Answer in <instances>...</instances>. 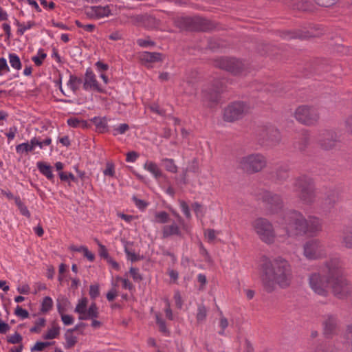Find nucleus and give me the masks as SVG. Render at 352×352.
Listing matches in <instances>:
<instances>
[{
    "label": "nucleus",
    "mask_w": 352,
    "mask_h": 352,
    "mask_svg": "<svg viewBox=\"0 0 352 352\" xmlns=\"http://www.w3.org/2000/svg\"><path fill=\"white\" fill-rule=\"evenodd\" d=\"M156 221L160 223H165L168 221L169 215L166 211H161L155 214Z\"/></svg>",
    "instance_id": "nucleus-51"
},
{
    "label": "nucleus",
    "mask_w": 352,
    "mask_h": 352,
    "mask_svg": "<svg viewBox=\"0 0 352 352\" xmlns=\"http://www.w3.org/2000/svg\"><path fill=\"white\" fill-rule=\"evenodd\" d=\"M83 89L85 90L91 89L96 91L98 93H104V89L100 86L96 80V75L91 67L87 68L86 70L83 82Z\"/></svg>",
    "instance_id": "nucleus-21"
},
{
    "label": "nucleus",
    "mask_w": 352,
    "mask_h": 352,
    "mask_svg": "<svg viewBox=\"0 0 352 352\" xmlns=\"http://www.w3.org/2000/svg\"><path fill=\"white\" fill-rule=\"evenodd\" d=\"M15 204L18 206L21 213L27 217H30V212L28 210L27 207L25 206V204L22 202L19 197H14Z\"/></svg>",
    "instance_id": "nucleus-41"
},
{
    "label": "nucleus",
    "mask_w": 352,
    "mask_h": 352,
    "mask_svg": "<svg viewBox=\"0 0 352 352\" xmlns=\"http://www.w3.org/2000/svg\"><path fill=\"white\" fill-rule=\"evenodd\" d=\"M248 104L241 101L231 102L225 108L223 112V119L225 121L232 122L239 120L248 112Z\"/></svg>",
    "instance_id": "nucleus-12"
},
{
    "label": "nucleus",
    "mask_w": 352,
    "mask_h": 352,
    "mask_svg": "<svg viewBox=\"0 0 352 352\" xmlns=\"http://www.w3.org/2000/svg\"><path fill=\"white\" fill-rule=\"evenodd\" d=\"M129 272L132 276L134 281L140 282L142 280V276L141 274H139L138 268L131 267L130 268Z\"/></svg>",
    "instance_id": "nucleus-59"
},
{
    "label": "nucleus",
    "mask_w": 352,
    "mask_h": 352,
    "mask_svg": "<svg viewBox=\"0 0 352 352\" xmlns=\"http://www.w3.org/2000/svg\"><path fill=\"white\" fill-rule=\"evenodd\" d=\"M133 201H134L135 206L142 210H144L148 205V203L145 201L144 200L140 199L135 196H133L132 198Z\"/></svg>",
    "instance_id": "nucleus-54"
},
{
    "label": "nucleus",
    "mask_w": 352,
    "mask_h": 352,
    "mask_svg": "<svg viewBox=\"0 0 352 352\" xmlns=\"http://www.w3.org/2000/svg\"><path fill=\"white\" fill-rule=\"evenodd\" d=\"M261 281L263 289L272 293L278 285L280 288L288 287L292 282V272L289 262L280 257L267 259L262 265Z\"/></svg>",
    "instance_id": "nucleus-1"
},
{
    "label": "nucleus",
    "mask_w": 352,
    "mask_h": 352,
    "mask_svg": "<svg viewBox=\"0 0 352 352\" xmlns=\"http://www.w3.org/2000/svg\"><path fill=\"white\" fill-rule=\"evenodd\" d=\"M86 14L90 18L100 19L109 16L111 14V11L109 6H91L89 10L86 11Z\"/></svg>",
    "instance_id": "nucleus-24"
},
{
    "label": "nucleus",
    "mask_w": 352,
    "mask_h": 352,
    "mask_svg": "<svg viewBox=\"0 0 352 352\" xmlns=\"http://www.w3.org/2000/svg\"><path fill=\"white\" fill-rule=\"evenodd\" d=\"M313 352H337V349L333 344L322 342L317 345Z\"/></svg>",
    "instance_id": "nucleus-34"
},
{
    "label": "nucleus",
    "mask_w": 352,
    "mask_h": 352,
    "mask_svg": "<svg viewBox=\"0 0 352 352\" xmlns=\"http://www.w3.org/2000/svg\"><path fill=\"white\" fill-rule=\"evenodd\" d=\"M325 32L324 28L320 25H311L309 30H298L294 32H287L285 33V38L289 39H307L314 37H319Z\"/></svg>",
    "instance_id": "nucleus-15"
},
{
    "label": "nucleus",
    "mask_w": 352,
    "mask_h": 352,
    "mask_svg": "<svg viewBox=\"0 0 352 352\" xmlns=\"http://www.w3.org/2000/svg\"><path fill=\"white\" fill-rule=\"evenodd\" d=\"M258 140L262 144H276L281 139L280 131L274 126H262L257 132Z\"/></svg>",
    "instance_id": "nucleus-16"
},
{
    "label": "nucleus",
    "mask_w": 352,
    "mask_h": 352,
    "mask_svg": "<svg viewBox=\"0 0 352 352\" xmlns=\"http://www.w3.org/2000/svg\"><path fill=\"white\" fill-rule=\"evenodd\" d=\"M346 131L352 134V115L349 116L345 120Z\"/></svg>",
    "instance_id": "nucleus-64"
},
{
    "label": "nucleus",
    "mask_w": 352,
    "mask_h": 352,
    "mask_svg": "<svg viewBox=\"0 0 352 352\" xmlns=\"http://www.w3.org/2000/svg\"><path fill=\"white\" fill-rule=\"evenodd\" d=\"M322 272L323 275L318 272L311 274L309 277V283L315 293L322 296H327L330 280H329V269L326 267L325 262L322 268Z\"/></svg>",
    "instance_id": "nucleus-8"
},
{
    "label": "nucleus",
    "mask_w": 352,
    "mask_h": 352,
    "mask_svg": "<svg viewBox=\"0 0 352 352\" xmlns=\"http://www.w3.org/2000/svg\"><path fill=\"white\" fill-rule=\"evenodd\" d=\"M54 342H40L38 341L35 343V344L32 347L31 351H43L47 346L54 344Z\"/></svg>",
    "instance_id": "nucleus-47"
},
{
    "label": "nucleus",
    "mask_w": 352,
    "mask_h": 352,
    "mask_svg": "<svg viewBox=\"0 0 352 352\" xmlns=\"http://www.w3.org/2000/svg\"><path fill=\"white\" fill-rule=\"evenodd\" d=\"M266 165V157L258 153L242 157L239 161V168L249 175L261 171Z\"/></svg>",
    "instance_id": "nucleus-7"
},
{
    "label": "nucleus",
    "mask_w": 352,
    "mask_h": 352,
    "mask_svg": "<svg viewBox=\"0 0 352 352\" xmlns=\"http://www.w3.org/2000/svg\"><path fill=\"white\" fill-rule=\"evenodd\" d=\"M325 265L329 269V287L333 294L339 299H344L351 295L352 287L344 276V268L340 258H331L325 261Z\"/></svg>",
    "instance_id": "nucleus-2"
},
{
    "label": "nucleus",
    "mask_w": 352,
    "mask_h": 352,
    "mask_svg": "<svg viewBox=\"0 0 352 352\" xmlns=\"http://www.w3.org/2000/svg\"><path fill=\"white\" fill-rule=\"evenodd\" d=\"M129 129V126L127 124H126V123L121 124H120V126L118 128H116L113 130L114 131L113 135H117L118 133L123 134Z\"/></svg>",
    "instance_id": "nucleus-62"
},
{
    "label": "nucleus",
    "mask_w": 352,
    "mask_h": 352,
    "mask_svg": "<svg viewBox=\"0 0 352 352\" xmlns=\"http://www.w3.org/2000/svg\"><path fill=\"white\" fill-rule=\"evenodd\" d=\"M141 25L147 28H153L159 25V21L150 14H144Z\"/></svg>",
    "instance_id": "nucleus-31"
},
{
    "label": "nucleus",
    "mask_w": 352,
    "mask_h": 352,
    "mask_svg": "<svg viewBox=\"0 0 352 352\" xmlns=\"http://www.w3.org/2000/svg\"><path fill=\"white\" fill-rule=\"evenodd\" d=\"M293 190L304 204L311 205L316 199V188L313 178L302 175L295 178Z\"/></svg>",
    "instance_id": "nucleus-4"
},
{
    "label": "nucleus",
    "mask_w": 352,
    "mask_h": 352,
    "mask_svg": "<svg viewBox=\"0 0 352 352\" xmlns=\"http://www.w3.org/2000/svg\"><path fill=\"white\" fill-rule=\"evenodd\" d=\"M207 316V309L203 305H199L197 314V320L198 322L204 321Z\"/></svg>",
    "instance_id": "nucleus-49"
},
{
    "label": "nucleus",
    "mask_w": 352,
    "mask_h": 352,
    "mask_svg": "<svg viewBox=\"0 0 352 352\" xmlns=\"http://www.w3.org/2000/svg\"><path fill=\"white\" fill-rule=\"evenodd\" d=\"M34 149H33V146L32 145L31 142L30 143L29 142L22 143L16 146V151L18 153H23V152L28 153V152L32 151Z\"/></svg>",
    "instance_id": "nucleus-44"
},
{
    "label": "nucleus",
    "mask_w": 352,
    "mask_h": 352,
    "mask_svg": "<svg viewBox=\"0 0 352 352\" xmlns=\"http://www.w3.org/2000/svg\"><path fill=\"white\" fill-rule=\"evenodd\" d=\"M286 232L289 236H303L307 232V219L296 210L290 211L285 217Z\"/></svg>",
    "instance_id": "nucleus-6"
},
{
    "label": "nucleus",
    "mask_w": 352,
    "mask_h": 352,
    "mask_svg": "<svg viewBox=\"0 0 352 352\" xmlns=\"http://www.w3.org/2000/svg\"><path fill=\"white\" fill-rule=\"evenodd\" d=\"M304 255L308 259L315 260L326 256V250L322 242L317 239L307 241L303 245Z\"/></svg>",
    "instance_id": "nucleus-13"
},
{
    "label": "nucleus",
    "mask_w": 352,
    "mask_h": 352,
    "mask_svg": "<svg viewBox=\"0 0 352 352\" xmlns=\"http://www.w3.org/2000/svg\"><path fill=\"white\" fill-rule=\"evenodd\" d=\"M69 303L68 299L65 297L58 298L57 300V309L58 313L61 315L66 311V307Z\"/></svg>",
    "instance_id": "nucleus-43"
},
{
    "label": "nucleus",
    "mask_w": 352,
    "mask_h": 352,
    "mask_svg": "<svg viewBox=\"0 0 352 352\" xmlns=\"http://www.w3.org/2000/svg\"><path fill=\"white\" fill-rule=\"evenodd\" d=\"M296 120L306 126L316 125L320 119L318 109L312 106H299L294 112Z\"/></svg>",
    "instance_id": "nucleus-10"
},
{
    "label": "nucleus",
    "mask_w": 352,
    "mask_h": 352,
    "mask_svg": "<svg viewBox=\"0 0 352 352\" xmlns=\"http://www.w3.org/2000/svg\"><path fill=\"white\" fill-rule=\"evenodd\" d=\"M340 200V194L338 190L333 188L326 189L323 197L321 198L320 207L325 213H330L336 207Z\"/></svg>",
    "instance_id": "nucleus-18"
},
{
    "label": "nucleus",
    "mask_w": 352,
    "mask_h": 352,
    "mask_svg": "<svg viewBox=\"0 0 352 352\" xmlns=\"http://www.w3.org/2000/svg\"><path fill=\"white\" fill-rule=\"evenodd\" d=\"M22 340H23V338L21 336V335L19 333H18L17 331H16L14 335L8 338L7 341H8V342L11 343V344H18V343H21Z\"/></svg>",
    "instance_id": "nucleus-56"
},
{
    "label": "nucleus",
    "mask_w": 352,
    "mask_h": 352,
    "mask_svg": "<svg viewBox=\"0 0 352 352\" xmlns=\"http://www.w3.org/2000/svg\"><path fill=\"white\" fill-rule=\"evenodd\" d=\"M163 54L159 52H144L141 55V60L146 63H155L162 60Z\"/></svg>",
    "instance_id": "nucleus-28"
},
{
    "label": "nucleus",
    "mask_w": 352,
    "mask_h": 352,
    "mask_svg": "<svg viewBox=\"0 0 352 352\" xmlns=\"http://www.w3.org/2000/svg\"><path fill=\"white\" fill-rule=\"evenodd\" d=\"M46 320L45 318H39L38 320L35 322V325L30 328V331L31 333H39L41 327L45 326Z\"/></svg>",
    "instance_id": "nucleus-45"
},
{
    "label": "nucleus",
    "mask_w": 352,
    "mask_h": 352,
    "mask_svg": "<svg viewBox=\"0 0 352 352\" xmlns=\"http://www.w3.org/2000/svg\"><path fill=\"white\" fill-rule=\"evenodd\" d=\"M316 4L322 7H330L336 3L338 0H315Z\"/></svg>",
    "instance_id": "nucleus-60"
},
{
    "label": "nucleus",
    "mask_w": 352,
    "mask_h": 352,
    "mask_svg": "<svg viewBox=\"0 0 352 352\" xmlns=\"http://www.w3.org/2000/svg\"><path fill=\"white\" fill-rule=\"evenodd\" d=\"M340 142V135L333 129L320 131L316 139L317 146L324 151H329L337 148Z\"/></svg>",
    "instance_id": "nucleus-9"
},
{
    "label": "nucleus",
    "mask_w": 352,
    "mask_h": 352,
    "mask_svg": "<svg viewBox=\"0 0 352 352\" xmlns=\"http://www.w3.org/2000/svg\"><path fill=\"white\" fill-rule=\"evenodd\" d=\"M289 177V168L285 165L277 167L274 172L271 173V179L278 183H283Z\"/></svg>",
    "instance_id": "nucleus-25"
},
{
    "label": "nucleus",
    "mask_w": 352,
    "mask_h": 352,
    "mask_svg": "<svg viewBox=\"0 0 352 352\" xmlns=\"http://www.w3.org/2000/svg\"><path fill=\"white\" fill-rule=\"evenodd\" d=\"M98 247H99V255L100 257H102L105 259H109L110 258L108 251L106 248V247L101 244L100 243H98Z\"/></svg>",
    "instance_id": "nucleus-63"
},
{
    "label": "nucleus",
    "mask_w": 352,
    "mask_h": 352,
    "mask_svg": "<svg viewBox=\"0 0 352 352\" xmlns=\"http://www.w3.org/2000/svg\"><path fill=\"white\" fill-rule=\"evenodd\" d=\"M283 3L289 8L301 12H313L316 7L307 0H283Z\"/></svg>",
    "instance_id": "nucleus-20"
},
{
    "label": "nucleus",
    "mask_w": 352,
    "mask_h": 352,
    "mask_svg": "<svg viewBox=\"0 0 352 352\" xmlns=\"http://www.w3.org/2000/svg\"><path fill=\"white\" fill-rule=\"evenodd\" d=\"M223 44L221 43L219 40L215 38H209L208 40V45L206 48L214 52L223 47Z\"/></svg>",
    "instance_id": "nucleus-42"
},
{
    "label": "nucleus",
    "mask_w": 352,
    "mask_h": 352,
    "mask_svg": "<svg viewBox=\"0 0 352 352\" xmlns=\"http://www.w3.org/2000/svg\"><path fill=\"white\" fill-rule=\"evenodd\" d=\"M89 296L92 300H95L100 296L99 285H91L89 287Z\"/></svg>",
    "instance_id": "nucleus-52"
},
{
    "label": "nucleus",
    "mask_w": 352,
    "mask_h": 352,
    "mask_svg": "<svg viewBox=\"0 0 352 352\" xmlns=\"http://www.w3.org/2000/svg\"><path fill=\"white\" fill-rule=\"evenodd\" d=\"M8 57L11 67L16 70H20L22 67V64L19 56L16 54L10 53Z\"/></svg>",
    "instance_id": "nucleus-38"
},
{
    "label": "nucleus",
    "mask_w": 352,
    "mask_h": 352,
    "mask_svg": "<svg viewBox=\"0 0 352 352\" xmlns=\"http://www.w3.org/2000/svg\"><path fill=\"white\" fill-rule=\"evenodd\" d=\"M156 322L158 324L159 328H160V331L161 332H163V333L168 332V329L166 328L165 321L163 319H162L160 317V316L157 315V314L156 315Z\"/></svg>",
    "instance_id": "nucleus-61"
},
{
    "label": "nucleus",
    "mask_w": 352,
    "mask_h": 352,
    "mask_svg": "<svg viewBox=\"0 0 352 352\" xmlns=\"http://www.w3.org/2000/svg\"><path fill=\"white\" fill-rule=\"evenodd\" d=\"M307 232L311 236H317L322 230V220L316 217H310L307 219Z\"/></svg>",
    "instance_id": "nucleus-23"
},
{
    "label": "nucleus",
    "mask_w": 352,
    "mask_h": 352,
    "mask_svg": "<svg viewBox=\"0 0 352 352\" xmlns=\"http://www.w3.org/2000/svg\"><path fill=\"white\" fill-rule=\"evenodd\" d=\"M87 302L88 300L87 298H82L77 304L74 311L78 313L79 314L85 313V311L87 310Z\"/></svg>",
    "instance_id": "nucleus-46"
},
{
    "label": "nucleus",
    "mask_w": 352,
    "mask_h": 352,
    "mask_svg": "<svg viewBox=\"0 0 352 352\" xmlns=\"http://www.w3.org/2000/svg\"><path fill=\"white\" fill-rule=\"evenodd\" d=\"M253 227L259 238L266 243H272L274 241L275 234L273 226L266 219L258 218L253 223Z\"/></svg>",
    "instance_id": "nucleus-11"
},
{
    "label": "nucleus",
    "mask_w": 352,
    "mask_h": 352,
    "mask_svg": "<svg viewBox=\"0 0 352 352\" xmlns=\"http://www.w3.org/2000/svg\"><path fill=\"white\" fill-rule=\"evenodd\" d=\"M225 90L223 83L219 80H214L212 87L202 91L203 100L208 103L210 107L217 104L221 93Z\"/></svg>",
    "instance_id": "nucleus-14"
},
{
    "label": "nucleus",
    "mask_w": 352,
    "mask_h": 352,
    "mask_svg": "<svg viewBox=\"0 0 352 352\" xmlns=\"http://www.w3.org/2000/svg\"><path fill=\"white\" fill-rule=\"evenodd\" d=\"M164 166L166 170L171 173H176L177 170V167L174 163V160L172 159H164L163 160Z\"/></svg>",
    "instance_id": "nucleus-48"
},
{
    "label": "nucleus",
    "mask_w": 352,
    "mask_h": 352,
    "mask_svg": "<svg viewBox=\"0 0 352 352\" xmlns=\"http://www.w3.org/2000/svg\"><path fill=\"white\" fill-rule=\"evenodd\" d=\"M72 333L73 332H69L67 330L65 334L67 349L72 348L77 343V338Z\"/></svg>",
    "instance_id": "nucleus-40"
},
{
    "label": "nucleus",
    "mask_w": 352,
    "mask_h": 352,
    "mask_svg": "<svg viewBox=\"0 0 352 352\" xmlns=\"http://www.w3.org/2000/svg\"><path fill=\"white\" fill-rule=\"evenodd\" d=\"M173 235L182 236L180 229L175 222L171 225L164 226L162 229L163 238H168Z\"/></svg>",
    "instance_id": "nucleus-27"
},
{
    "label": "nucleus",
    "mask_w": 352,
    "mask_h": 352,
    "mask_svg": "<svg viewBox=\"0 0 352 352\" xmlns=\"http://www.w3.org/2000/svg\"><path fill=\"white\" fill-rule=\"evenodd\" d=\"M82 82V80L81 78H79L75 75L71 74L69 76V80L67 82V85L75 93L79 89V85Z\"/></svg>",
    "instance_id": "nucleus-36"
},
{
    "label": "nucleus",
    "mask_w": 352,
    "mask_h": 352,
    "mask_svg": "<svg viewBox=\"0 0 352 352\" xmlns=\"http://www.w3.org/2000/svg\"><path fill=\"white\" fill-rule=\"evenodd\" d=\"M322 333L325 338L331 339L338 333L339 319L336 314H326L322 322Z\"/></svg>",
    "instance_id": "nucleus-17"
},
{
    "label": "nucleus",
    "mask_w": 352,
    "mask_h": 352,
    "mask_svg": "<svg viewBox=\"0 0 352 352\" xmlns=\"http://www.w3.org/2000/svg\"><path fill=\"white\" fill-rule=\"evenodd\" d=\"M326 60L321 59H316L313 60L309 66H310V72H318L326 70L328 67V65L326 63Z\"/></svg>",
    "instance_id": "nucleus-30"
},
{
    "label": "nucleus",
    "mask_w": 352,
    "mask_h": 352,
    "mask_svg": "<svg viewBox=\"0 0 352 352\" xmlns=\"http://www.w3.org/2000/svg\"><path fill=\"white\" fill-rule=\"evenodd\" d=\"M90 121L95 124L96 129L100 133H104L107 131V122L106 117H94L91 118Z\"/></svg>",
    "instance_id": "nucleus-29"
},
{
    "label": "nucleus",
    "mask_w": 352,
    "mask_h": 352,
    "mask_svg": "<svg viewBox=\"0 0 352 352\" xmlns=\"http://www.w3.org/2000/svg\"><path fill=\"white\" fill-rule=\"evenodd\" d=\"M214 66L233 76H245L250 72V65L245 60L234 57L223 56L214 60Z\"/></svg>",
    "instance_id": "nucleus-5"
},
{
    "label": "nucleus",
    "mask_w": 352,
    "mask_h": 352,
    "mask_svg": "<svg viewBox=\"0 0 352 352\" xmlns=\"http://www.w3.org/2000/svg\"><path fill=\"white\" fill-rule=\"evenodd\" d=\"M144 166L146 169H147L149 172L153 174L156 179H158L163 176L161 170L159 168V167L155 163L153 162H147L145 164Z\"/></svg>",
    "instance_id": "nucleus-35"
},
{
    "label": "nucleus",
    "mask_w": 352,
    "mask_h": 352,
    "mask_svg": "<svg viewBox=\"0 0 352 352\" xmlns=\"http://www.w3.org/2000/svg\"><path fill=\"white\" fill-rule=\"evenodd\" d=\"M87 311L91 319L97 318L99 316L98 308L95 302H92Z\"/></svg>",
    "instance_id": "nucleus-50"
},
{
    "label": "nucleus",
    "mask_w": 352,
    "mask_h": 352,
    "mask_svg": "<svg viewBox=\"0 0 352 352\" xmlns=\"http://www.w3.org/2000/svg\"><path fill=\"white\" fill-rule=\"evenodd\" d=\"M14 314L22 318H28L29 317V313L26 309H23L21 306L17 305L15 310Z\"/></svg>",
    "instance_id": "nucleus-55"
},
{
    "label": "nucleus",
    "mask_w": 352,
    "mask_h": 352,
    "mask_svg": "<svg viewBox=\"0 0 352 352\" xmlns=\"http://www.w3.org/2000/svg\"><path fill=\"white\" fill-rule=\"evenodd\" d=\"M75 23L78 28H82L85 31L88 32H92L96 28L95 25L94 24H87L84 25L82 24L80 21L76 20Z\"/></svg>",
    "instance_id": "nucleus-53"
},
{
    "label": "nucleus",
    "mask_w": 352,
    "mask_h": 352,
    "mask_svg": "<svg viewBox=\"0 0 352 352\" xmlns=\"http://www.w3.org/2000/svg\"><path fill=\"white\" fill-rule=\"evenodd\" d=\"M60 334V327L59 326L53 322V327L51 329H49L46 333L43 336V338L45 340H52L57 338Z\"/></svg>",
    "instance_id": "nucleus-33"
},
{
    "label": "nucleus",
    "mask_w": 352,
    "mask_h": 352,
    "mask_svg": "<svg viewBox=\"0 0 352 352\" xmlns=\"http://www.w3.org/2000/svg\"><path fill=\"white\" fill-rule=\"evenodd\" d=\"M173 23L181 31L187 32H210L218 27L216 22L198 15L177 16L173 19Z\"/></svg>",
    "instance_id": "nucleus-3"
},
{
    "label": "nucleus",
    "mask_w": 352,
    "mask_h": 352,
    "mask_svg": "<svg viewBox=\"0 0 352 352\" xmlns=\"http://www.w3.org/2000/svg\"><path fill=\"white\" fill-rule=\"evenodd\" d=\"M261 199L272 212H277L283 206V201L280 195L270 191L263 192Z\"/></svg>",
    "instance_id": "nucleus-19"
},
{
    "label": "nucleus",
    "mask_w": 352,
    "mask_h": 352,
    "mask_svg": "<svg viewBox=\"0 0 352 352\" xmlns=\"http://www.w3.org/2000/svg\"><path fill=\"white\" fill-rule=\"evenodd\" d=\"M340 244L342 248L348 250L352 249V226H346L340 238Z\"/></svg>",
    "instance_id": "nucleus-26"
},
{
    "label": "nucleus",
    "mask_w": 352,
    "mask_h": 352,
    "mask_svg": "<svg viewBox=\"0 0 352 352\" xmlns=\"http://www.w3.org/2000/svg\"><path fill=\"white\" fill-rule=\"evenodd\" d=\"M310 133L307 130H302L296 138L294 146L300 152L305 151L310 143Z\"/></svg>",
    "instance_id": "nucleus-22"
},
{
    "label": "nucleus",
    "mask_w": 352,
    "mask_h": 352,
    "mask_svg": "<svg viewBox=\"0 0 352 352\" xmlns=\"http://www.w3.org/2000/svg\"><path fill=\"white\" fill-rule=\"evenodd\" d=\"M15 24L19 28L16 32L20 36L23 35L27 30L35 25L34 21H28L26 25H24L16 19L15 20Z\"/></svg>",
    "instance_id": "nucleus-37"
},
{
    "label": "nucleus",
    "mask_w": 352,
    "mask_h": 352,
    "mask_svg": "<svg viewBox=\"0 0 352 352\" xmlns=\"http://www.w3.org/2000/svg\"><path fill=\"white\" fill-rule=\"evenodd\" d=\"M37 168L39 171L45 175L48 179H52L54 175L52 172V166L43 162H38L37 163Z\"/></svg>",
    "instance_id": "nucleus-32"
},
{
    "label": "nucleus",
    "mask_w": 352,
    "mask_h": 352,
    "mask_svg": "<svg viewBox=\"0 0 352 352\" xmlns=\"http://www.w3.org/2000/svg\"><path fill=\"white\" fill-rule=\"evenodd\" d=\"M125 252L126 255L129 256V258L131 260V262H135L138 261H140L141 259H143V256H140L138 254H136L134 252H131L126 247H125Z\"/></svg>",
    "instance_id": "nucleus-57"
},
{
    "label": "nucleus",
    "mask_w": 352,
    "mask_h": 352,
    "mask_svg": "<svg viewBox=\"0 0 352 352\" xmlns=\"http://www.w3.org/2000/svg\"><path fill=\"white\" fill-rule=\"evenodd\" d=\"M103 173L106 176L113 177L115 174L114 164L112 162H107V168L104 170Z\"/></svg>",
    "instance_id": "nucleus-58"
},
{
    "label": "nucleus",
    "mask_w": 352,
    "mask_h": 352,
    "mask_svg": "<svg viewBox=\"0 0 352 352\" xmlns=\"http://www.w3.org/2000/svg\"><path fill=\"white\" fill-rule=\"evenodd\" d=\"M53 307L52 299L50 296H45L41 303V312L47 313L50 311Z\"/></svg>",
    "instance_id": "nucleus-39"
}]
</instances>
